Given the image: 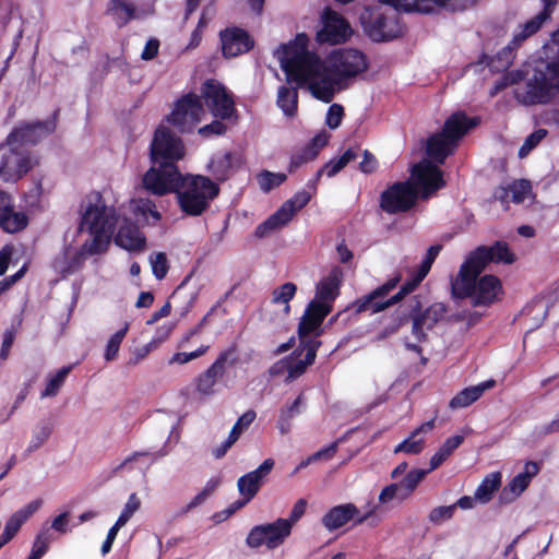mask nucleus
<instances>
[{"label": "nucleus", "instance_id": "f257e3e1", "mask_svg": "<svg viewBox=\"0 0 559 559\" xmlns=\"http://www.w3.org/2000/svg\"><path fill=\"white\" fill-rule=\"evenodd\" d=\"M309 37L298 34L294 40L281 46L276 57L287 81L307 88L317 99L330 103L337 84L367 70L364 52L354 48L334 49L325 58L308 50Z\"/></svg>", "mask_w": 559, "mask_h": 559}, {"label": "nucleus", "instance_id": "f03ea898", "mask_svg": "<svg viewBox=\"0 0 559 559\" xmlns=\"http://www.w3.org/2000/svg\"><path fill=\"white\" fill-rule=\"evenodd\" d=\"M411 179L413 185L397 182L382 192L380 206L383 211L390 214L405 212L415 204L417 192L428 198L444 186L442 171L427 159L414 165Z\"/></svg>", "mask_w": 559, "mask_h": 559}, {"label": "nucleus", "instance_id": "7ed1b4c3", "mask_svg": "<svg viewBox=\"0 0 559 559\" xmlns=\"http://www.w3.org/2000/svg\"><path fill=\"white\" fill-rule=\"evenodd\" d=\"M475 265L464 262L459 274L452 282V293L460 298H469L473 306L488 307L499 301L503 296L501 281L495 275L479 274Z\"/></svg>", "mask_w": 559, "mask_h": 559}, {"label": "nucleus", "instance_id": "20e7f679", "mask_svg": "<svg viewBox=\"0 0 559 559\" xmlns=\"http://www.w3.org/2000/svg\"><path fill=\"white\" fill-rule=\"evenodd\" d=\"M117 221L119 215L116 214L115 209L107 206L99 195L90 200L83 211L80 225L81 234H87L84 240L85 250L98 254L104 252Z\"/></svg>", "mask_w": 559, "mask_h": 559}, {"label": "nucleus", "instance_id": "39448f33", "mask_svg": "<svg viewBox=\"0 0 559 559\" xmlns=\"http://www.w3.org/2000/svg\"><path fill=\"white\" fill-rule=\"evenodd\" d=\"M41 124L21 128L13 131L7 142L0 145V178L7 182H15L27 174L36 160L27 152L24 142L32 141L29 134L41 130Z\"/></svg>", "mask_w": 559, "mask_h": 559}, {"label": "nucleus", "instance_id": "423d86ee", "mask_svg": "<svg viewBox=\"0 0 559 559\" xmlns=\"http://www.w3.org/2000/svg\"><path fill=\"white\" fill-rule=\"evenodd\" d=\"M343 281V271L333 267L316 286L314 298L307 306L300 322L299 332L321 333V324L324 318L332 311V304L340 293V285Z\"/></svg>", "mask_w": 559, "mask_h": 559}, {"label": "nucleus", "instance_id": "0eeeda50", "mask_svg": "<svg viewBox=\"0 0 559 559\" xmlns=\"http://www.w3.org/2000/svg\"><path fill=\"white\" fill-rule=\"evenodd\" d=\"M525 75V84L515 91L516 99L525 105L549 102L559 92V55L550 62H537Z\"/></svg>", "mask_w": 559, "mask_h": 559}, {"label": "nucleus", "instance_id": "6e6552de", "mask_svg": "<svg viewBox=\"0 0 559 559\" xmlns=\"http://www.w3.org/2000/svg\"><path fill=\"white\" fill-rule=\"evenodd\" d=\"M478 123L476 118H469L459 111L451 115L444 122L442 131L431 135L427 141V154L442 164L451 155L461 138Z\"/></svg>", "mask_w": 559, "mask_h": 559}, {"label": "nucleus", "instance_id": "1a4fd4ad", "mask_svg": "<svg viewBox=\"0 0 559 559\" xmlns=\"http://www.w3.org/2000/svg\"><path fill=\"white\" fill-rule=\"evenodd\" d=\"M218 192L217 183L205 176L182 175L176 195L185 213L200 215Z\"/></svg>", "mask_w": 559, "mask_h": 559}, {"label": "nucleus", "instance_id": "9d476101", "mask_svg": "<svg viewBox=\"0 0 559 559\" xmlns=\"http://www.w3.org/2000/svg\"><path fill=\"white\" fill-rule=\"evenodd\" d=\"M320 333H306L301 335L298 331L299 346L290 356L276 361L270 369L271 374L283 376L287 373V380L295 379L302 374L308 366L312 365L320 342L316 338Z\"/></svg>", "mask_w": 559, "mask_h": 559}, {"label": "nucleus", "instance_id": "9b49d317", "mask_svg": "<svg viewBox=\"0 0 559 559\" xmlns=\"http://www.w3.org/2000/svg\"><path fill=\"white\" fill-rule=\"evenodd\" d=\"M153 164L176 165L186 156V146L180 136L165 123H160L153 135L150 147Z\"/></svg>", "mask_w": 559, "mask_h": 559}, {"label": "nucleus", "instance_id": "f8f14e48", "mask_svg": "<svg viewBox=\"0 0 559 559\" xmlns=\"http://www.w3.org/2000/svg\"><path fill=\"white\" fill-rule=\"evenodd\" d=\"M205 116L200 97L195 94H186L174 103L166 121L180 132L188 133L193 131Z\"/></svg>", "mask_w": 559, "mask_h": 559}, {"label": "nucleus", "instance_id": "ddd939ff", "mask_svg": "<svg viewBox=\"0 0 559 559\" xmlns=\"http://www.w3.org/2000/svg\"><path fill=\"white\" fill-rule=\"evenodd\" d=\"M310 200L311 193L305 190L298 191L290 199L285 201L275 213L257 227L255 235L262 238L284 228L293 221L294 216L309 203Z\"/></svg>", "mask_w": 559, "mask_h": 559}, {"label": "nucleus", "instance_id": "4468645a", "mask_svg": "<svg viewBox=\"0 0 559 559\" xmlns=\"http://www.w3.org/2000/svg\"><path fill=\"white\" fill-rule=\"evenodd\" d=\"M146 170L142 177V186L150 193L158 197L177 192L182 174L176 165L158 164Z\"/></svg>", "mask_w": 559, "mask_h": 559}, {"label": "nucleus", "instance_id": "2eb2a0df", "mask_svg": "<svg viewBox=\"0 0 559 559\" xmlns=\"http://www.w3.org/2000/svg\"><path fill=\"white\" fill-rule=\"evenodd\" d=\"M401 281V275H396L390 278L382 286L376 288L370 294L357 299L354 302V308L357 312L370 311L371 313L380 312L388 307L399 302L406 295L412 293L413 290H406V283L401 287V290L392 296L389 299H384L388 294L396 287L397 283Z\"/></svg>", "mask_w": 559, "mask_h": 559}, {"label": "nucleus", "instance_id": "dca6fc26", "mask_svg": "<svg viewBox=\"0 0 559 559\" xmlns=\"http://www.w3.org/2000/svg\"><path fill=\"white\" fill-rule=\"evenodd\" d=\"M289 523L277 519L273 523L257 525L249 532L246 543L250 548L266 547L275 549L282 546L290 535Z\"/></svg>", "mask_w": 559, "mask_h": 559}, {"label": "nucleus", "instance_id": "f3484780", "mask_svg": "<svg viewBox=\"0 0 559 559\" xmlns=\"http://www.w3.org/2000/svg\"><path fill=\"white\" fill-rule=\"evenodd\" d=\"M352 33L349 23L340 13L328 8L321 13L316 40L319 44L337 45L349 39Z\"/></svg>", "mask_w": 559, "mask_h": 559}, {"label": "nucleus", "instance_id": "a211bd4d", "mask_svg": "<svg viewBox=\"0 0 559 559\" xmlns=\"http://www.w3.org/2000/svg\"><path fill=\"white\" fill-rule=\"evenodd\" d=\"M201 94L215 118L228 119L234 115V100L221 82L206 80L202 84Z\"/></svg>", "mask_w": 559, "mask_h": 559}, {"label": "nucleus", "instance_id": "6ab92c4d", "mask_svg": "<svg viewBox=\"0 0 559 559\" xmlns=\"http://www.w3.org/2000/svg\"><path fill=\"white\" fill-rule=\"evenodd\" d=\"M516 260L504 242H496L490 247H479L468 254L466 262L475 265L476 271H484L489 262L512 264Z\"/></svg>", "mask_w": 559, "mask_h": 559}, {"label": "nucleus", "instance_id": "aec40b11", "mask_svg": "<svg viewBox=\"0 0 559 559\" xmlns=\"http://www.w3.org/2000/svg\"><path fill=\"white\" fill-rule=\"evenodd\" d=\"M115 227H117L115 235L117 246L130 252H140L145 249L146 238L144 234L131 223L126 213L122 216L119 214V221H117Z\"/></svg>", "mask_w": 559, "mask_h": 559}, {"label": "nucleus", "instance_id": "412c9836", "mask_svg": "<svg viewBox=\"0 0 559 559\" xmlns=\"http://www.w3.org/2000/svg\"><path fill=\"white\" fill-rule=\"evenodd\" d=\"M274 466L272 459H266L263 463L252 472L241 476L237 481L240 496L243 498L237 508L249 502L259 491L264 478L270 474Z\"/></svg>", "mask_w": 559, "mask_h": 559}, {"label": "nucleus", "instance_id": "4be33fe9", "mask_svg": "<svg viewBox=\"0 0 559 559\" xmlns=\"http://www.w3.org/2000/svg\"><path fill=\"white\" fill-rule=\"evenodd\" d=\"M539 467L535 462H526L523 471L515 475L501 490L499 501L503 504L515 501L538 474Z\"/></svg>", "mask_w": 559, "mask_h": 559}, {"label": "nucleus", "instance_id": "5701e85b", "mask_svg": "<svg viewBox=\"0 0 559 559\" xmlns=\"http://www.w3.org/2000/svg\"><path fill=\"white\" fill-rule=\"evenodd\" d=\"M97 254L85 250V243L80 247L68 246L52 261L53 270L66 276L80 269L86 258Z\"/></svg>", "mask_w": 559, "mask_h": 559}, {"label": "nucleus", "instance_id": "b1692460", "mask_svg": "<svg viewBox=\"0 0 559 559\" xmlns=\"http://www.w3.org/2000/svg\"><path fill=\"white\" fill-rule=\"evenodd\" d=\"M222 51L226 58H234L249 51L253 41L249 34L241 28H227L221 33Z\"/></svg>", "mask_w": 559, "mask_h": 559}, {"label": "nucleus", "instance_id": "393cba45", "mask_svg": "<svg viewBox=\"0 0 559 559\" xmlns=\"http://www.w3.org/2000/svg\"><path fill=\"white\" fill-rule=\"evenodd\" d=\"M224 360L217 359L194 380V393L200 400H205L217 392L218 380L223 374Z\"/></svg>", "mask_w": 559, "mask_h": 559}, {"label": "nucleus", "instance_id": "a878e982", "mask_svg": "<svg viewBox=\"0 0 559 559\" xmlns=\"http://www.w3.org/2000/svg\"><path fill=\"white\" fill-rule=\"evenodd\" d=\"M447 313V308L442 302H435L424 312L415 316L413 319V334L417 338H423L428 330H431Z\"/></svg>", "mask_w": 559, "mask_h": 559}, {"label": "nucleus", "instance_id": "bb28decb", "mask_svg": "<svg viewBox=\"0 0 559 559\" xmlns=\"http://www.w3.org/2000/svg\"><path fill=\"white\" fill-rule=\"evenodd\" d=\"M43 499H35L15 511L7 521L2 534L3 544L10 542L21 526L43 507Z\"/></svg>", "mask_w": 559, "mask_h": 559}, {"label": "nucleus", "instance_id": "cd10ccee", "mask_svg": "<svg viewBox=\"0 0 559 559\" xmlns=\"http://www.w3.org/2000/svg\"><path fill=\"white\" fill-rule=\"evenodd\" d=\"M435 428V420H428L416 428L403 442L399 443L394 453L418 454L425 448V436Z\"/></svg>", "mask_w": 559, "mask_h": 559}, {"label": "nucleus", "instance_id": "c85d7f7f", "mask_svg": "<svg viewBox=\"0 0 559 559\" xmlns=\"http://www.w3.org/2000/svg\"><path fill=\"white\" fill-rule=\"evenodd\" d=\"M369 36L376 41L391 40L402 33L400 25L393 20L383 16H376L372 24L367 25Z\"/></svg>", "mask_w": 559, "mask_h": 559}, {"label": "nucleus", "instance_id": "c756f323", "mask_svg": "<svg viewBox=\"0 0 559 559\" xmlns=\"http://www.w3.org/2000/svg\"><path fill=\"white\" fill-rule=\"evenodd\" d=\"M358 513L357 508L352 503L336 506L324 514L322 524L326 530L334 531L356 518Z\"/></svg>", "mask_w": 559, "mask_h": 559}, {"label": "nucleus", "instance_id": "7c9ffc66", "mask_svg": "<svg viewBox=\"0 0 559 559\" xmlns=\"http://www.w3.org/2000/svg\"><path fill=\"white\" fill-rule=\"evenodd\" d=\"M495 198L502 203H508L510 200L514 203H522L532 199L531 185L526 180H518L507 187H500L495 192Z\"/></svg>", "mask_w": 559, "mask_h": 559}, {"label": "nucleus", "instance_id": "2f4dec72", "mask_svg": "<svg viewBox=\"0 0 559 559\" xmlns=\"http://www.w3.org/2000/svg\"><path fill=\"white\" fill-rule=\"evenodd\" d=\"M495 385V380H487L477 385L466 388L450 401L449 406L453 409L467 407L476 402L487 390L492 389Z\"/></svg>", "mask_w": 559, "mask_h": 559}, {"label": "nucleus", "instance_id": "473e14b6", "mask_svg": "<svg viewBox=\"0 0 559 559\" xmlns=\"http://www.w3.org/2000/svg\"><path fill=\"white\" fill-rule=\"evenodd\" d=\"M236 162L237 160L231 153L221 151L212 156L207 165V170L215 177V179L223 181L229 177L235 168Z\"/></svg>", "mask_w": 559, "mask_h": 559}, {"label": "nucleus", "instance_id": "72a5a7b5", "mask_svg": "<svg viewBox=\"0 0 559 559\" xmlns=\"http://www.w3.org/2000/svg\"><path fill=\"white\" fill-rule=\"evenodd\" d=\"M276 105L285 117L294 118L298 111V92L295 87L280 86L277 90Z\"/></svg>", "mask_w": 559, "mask_h": 559}, {"label": "nucleus", "instance_id": "f704fd0d", "mask_svg": "<svg viewBox=\"0 0 559 559\" xmlns=\"http://www.w3.org/2000/svg\"><path fill=\"white\" fill-rule=\"evenodd\" d=\"M501 479L502 475L500 472H492L486 475L475 490L476 501L480 504L488 503L492 499L495 492L500 488Z\"/></svg>", "mask_w": 559, "mask_h": 559}, {"label": "nucleus", "instance_id": "c9c22d12", "mask_svg": "<svg viewBox=\"0 0 559 559\" xmlns=\"http://www.w3.org/2000/svg\"><path fill=\"white\" fill-rule=\"evenodd\" d=\"M297 290L294 283H285L275 288L272 294V304L278 307L280 317L282 319L288 317L290 312L289 301L293 299Z\"/></svg>", "mask_w": 559, "mask_h": 559}, {"label": "nucleus", "instance_id": "e433bc0d", "mask_svg": "<svg viewBox=\"0 0 559 559\" xmlns=\"http://www.w3.org/2000/svg\"><path fill=\"white\" fill-rule=\"evenodd\" d=\"M129 212L138 222H146L148 215L156 222L162 218L154 202L150 199L132 200L129 204Z\"/></svg>", "mask_w": 559, "mask_h": 559}, {"label": "nucleus", "instance_id": "4c0bfd02", "mask_svg": "<svg viewBox=\"0 0 559 559\" xmlns=\"http://www.w3.org/2000/svg\"><path fill=\"white\" fill-rule=\"evenodd\" d=\"M463 442L462 436H453L448 438L430 459L429 471L439 467Z\"/></svg>", "mask_w": 559, "mask_h": 559}, {"label": "nucleus", "instance_id": "58836bf2", "mask_svg": "<svg viewBox=\"0 0 559 559\" xmlns=\"http://www.w3.org/2000/svg\"><path fill=\"white\" fill-rule=\"evenodd\" d=\"M28 218L24 213L14 212L13 206L0 214V226L7 233H17L26 227Z\"/></svg>", "mask_w": 559, "mask_h": 559}, {"label": "nucleus", "instance_id": "ea45409f", "mask_svg": "<svg viewBox=\"0 0 559 559\" xmlns=\"http://www.w3.org/2000/svg\"><path fill=\"white\" fill-rule=\"evenodd\" d=\"M330 140V134L326 131H320L316 134L307 147L304 150L302 155L293 159L295 166H299L306 160L313 159L319 151L324 147Z\"/></svg>", "mask_w": 559, "mask_h": 559}, {"label": "nucleus", "instance_id": "a19ab883", "mask_svg": "<svg viewBox=\"0 0 559 559\" xmlns=\"http://www.w3.org/2000/svg\"><path fill=\"white\" fill-rule=\"evenodd\" d=\"M439 253V247H430L427 251L426 258L419 265L415 275L412 276L411 280L406 282V290H414L419 283L426 277L428 272L430 271L431 264L435 261Z\"/></svg>", "mask_w": 559, "mask_h": 559}, {"label": "nucleus", "instance_id": "79ce46f5", "mask_svg": "<svg viewBox=\"0 0 559 559\" xmlns=\"http://www.w3.org/2000/svg\"><path fill=\"white\" fill-rule=\"evenodd\" d=\"M548 20L549 19H547V13H537L534 17L530 19L520 26L519 31L514 34L513 43L520 44L521 41L525 40L527 37L538 32Z\"/></svg>", "mask_w": 559, "mask_h": 559}, {"label": "nucleus", "instance_id": "37998d69", "mask_svg": "<svg viewBox=\"0 0 559 559\" xmlns=\"http://www.w3.org/2000/svg\"><path fill=\"white\" fill-rule=\"evenodd\" d=\"M108 12L116 23L121 26L132 19L134 7L126 0H111Z\"/></svg>", "mask_w": 559, "mask_h": 559}, {"label": "nucleus", "instance_id": "c03bdc74", "mask_svg": "<svg viewBox=\"0 0 559 559\" xmlns=\"http://www.w3.org/2000/svg\"><path fill=\"white\" fill-rule=\"evenodd\" d=\"M356 157V154L352 150H347L337 158L331 159L326 163L321 169L317 173V178L322 175H326L328 177H333L337 173H340L350 160Z\"/></svg>", "mask_w": 559, "mask_h": 559}, {"label": "nucleus", "instance_id": "a18cd8bd", "mask_svg": "<svg viewBox=\"0 0 559 559\" xmlns=\"http://www.w3.org/2000/svg\"><path fill=\"white\" fill-rule=\"evenodd\" d=\"M429 472V469H412L406 474L402 481L397 483L405 498H408L414 492L418 484Z\"/></svg>", "mask_w": 559, "mask_h": 559}, {"label": "nucleus", "instance_id": "49530a36", "mask_svg": "<svg viewBox=\"0 0 559 559\" xmlns=\"http://www.w3.org/2000/svg\"><path fill=\"white\" fill-rule=\"evenodd\" d=\"M70 370L71 367H63L55 374H51L47 380V384L41 393V397H50L57 395Z\"/></svg>", "mask_w": 559, "mask_h": 559}, {"label": "nucleus", "instance_id": "de8ad7c7", "mask_svg": "<svg viewBox=\"0 0 559 559\" xmlns=\"http://www.w3.org/2000/svg\"><path fill=\"white\" fill-rule=\"evenodd\" d=\"M300 397L296 399L290 405L283 408L277 423L281 435H286L290 430V419L299 413Z\"/></svg>", "mask_w": 559, "mask_h": 559}, {"label": "nucleus", "instance_id": "09e8293b", "mask_svg": "<svg viewBox=\"0 0 559 559\" xmlns=\"http://www.w3.org/2000/svg\"><path fill=\"white\" fill-rule=\"evenodd\" d=\"M255 417L257 414L252 409L243 413L231 427L228 436L237 442L240 436L247 431L251 424L254 421Z\"/></svg>", "mask_w": 559, "mask_h": 559}, {"label": "nucleus", "instance_id": "8fccbe9b", "mask_svg": "<svg viewBox=\"0 0 559 559\" xmlns=\"http://www.w3.org/2000/svg\"><path fill=\"white\" fill-rule=\"evenodd\" d=\"M128 330L129 324L124 323L123 326L109 338L105 350V359L107 361L116 359L120 344L122 343Z\"/></svg>", "mask_w": 559, "mask_h": 559}, {"label": "nucleus", "instance_id": "3c124183", "mask_svg": "<svg viewBox=\"0 0 559 559\" xmlns=\"http://www.w3.org/2000/svg\"><path fill=\"white\" fill-rule=\"evenodd\" d=\"M148 262L153 275L157 280H163L169 270V263L166 254L164 252H154L148 257Z\"/></svg>", "mask_w": 559, "mask_h": 559}, {"label": "nucleus", "instance_id": "603ef678", "mask_svg": "<svg viewBox=\"0 0 559 559\" xmlns=\"http://www.w3.org/2000/svg\"><path fill=\"white\" fill-rule=\"evenodd\" d=\"M285 180L286 175L283 173L263 171L258 176L259 186L264 192L281 186Z\"/></svg>", "mask_w": 559, "mask_h": 559}, {"label": "nucleus", "instance_id": "864d4df0", "mask_svg": "<svg viewBox=\"0 0 559 559\" xmlns=\"http://www.w3.org/2000/svg\"><path fill=\"white\" fill-rule=\"evenodd\" d=\"M209 348H210L209 345H201L195 350L190 352V353H186V352L175 353L168 359L167 364L169 366L189 364L190 361L203 356L209 350Z\"/></svg>", "mask_w": 559, "mask_h": 559}, {"label": "nucleus", "instance_id": "5fc2aeb1", "mask_svg": "<svg viewBox=\"0 0 559 559\" xmlns=\"http://www.w3.org/2000/svg\"><path fill=\"white\" fill-rule=\"evenodd\" d=\"M49 543V528L43 527L33 543L31 556H33L36 559H40L48 550Z\"/></svg>", "mask_w": 559, "mask_h": 559}, {"label": "nucleus", "instance_id": "6e6d98bb", "mask_svg": "<svg viewBox=\"0 0 559 559\" xmlns=\"http://www.w3.org/2000/svg\"><path fill=\"white\" fill-rule=\"evenodd\" d=\"M141 501L136 493H131L116 522L118 526H124L132 515L140 509Z\"/></svg>", "mask_w": 559, "mask_h": 559}, {"label": "nucleus", "instance_id": "4d7b16f0", "mask_svg": "<svg viewBox=\"0 0 559 559\" xmlns=\"http://www.w3.org/2000/svg\"><path fill=\"white\" fill-rule=\"evenodd\" d=\"M43 188L40 181H35L33 187L24 193L25 206L28 210L37 209L41 204Z\"/></svg>", "mask_w": 559, "mask_h": 559}, {"label": "nucleus", "instance_id": "13d9d810", "mask_svg": "<svg viewBox=\"0 0 559 559\" xmlns=\"http://www.w3.org/2000/svg\"><path fill=\"white\" fill-rule=\"evenodd\" d=\"M335 451H336V445L332 444L325 449H322V450L313 453L312 455L308 456L306 460L301 461L297 465L295 473L299 472L302 468H306L308 465H310L313 462L331 459L334 455Z\"/></svg>", "mask_w": 559, "mask_h": 559}, {"label": "nucleus", "instance_id": "bf43d9fd", "mask_svg": "<svg viewBox=\"0 0 559 559\" xmlns=\"http://www.w3.org/2000/svg\"><path fill=\"white\" fill-rule=\"evenodd\" d=\"M344 117V108L338 104H333L329 107L325 123L330 129H336L340 127Z\"/></svg>", "mask_w": 559, "mask_h": 559}, {"label": "nucleus", "instance_id": "052dcab7", "mask_svg": "<svg viewBox=\"0 0 559 559\" xmlns=\"http://www.w3.org/2000/svg\"><path fill=\"white\" fill-rule=\"evenodd\" d=\"M404 493L399 484H392L386 486L379 495V501L381 503H389L393 500H405Z\"/></svg>", "mask_w": 559, "mask_h": 559}, {"label": "nucleus", "instance_id": "680f3d73", "mask_svg": "<svg viewBox=\"0 0 559 559\" xmlns=\"http://www.w3.org/2000/svg\"><path fill=\"white\" fill-rule=\"evenodd\" d=\"M546 136V131L539 129L528 135L523 143V145L519 150L520 157L526 156L531 150H533L544 138Z\"/></svg>", "mask_w": 559, "mask_h": 559}, {"label": "nucleus", "instance_id": "e2e57ef3", "mask_svg": "<svg viewBox=\"0 0 559 559\" xmlns=\"http://www.w3.org/2000/svg\"><path fill=\"white\" fill-rule=\"evenodd\" d=\"M175 329V323L167 322L157 328L154 336L150 341L154 343V346L158 348L163 343H165L171 335Z\"/></svg>", "mask_w": 559, "mask_h": 559}, {"label": "nucleus", "instance_id": "0e129e2a", "mask_svg": "<svg viewBox=\"0 0 559 559\" xmlns=\"http://www.w3.org/2000/svg\"><path fill=\"white\" fill-rule=\"evenodd\" d=\"M454 512H455V506H453V504L438 507V508H435L430 512L429 518H430V521L433 523H441L443 521L451 519L453 516Z\"/></svg>", "mask_w": 559, "mask_h": 559}, {"label": "nucleus", "instance_id": "69168bd1", "mask_svg": "<svg viewBox=\"0 0 559 559\" xmlns=\"http://www.w3.org/2000/svg\"><path fill=\"white\" fill-rule=\"evenodd\" d=\"M307 508V501L304 499H299L293 507L289 518L284 519V521L289 523V531L292 532V528L297 521L305 514Z\"/></svg>", "mask_w": 559, "mask_h": 559}, {"label": "nucleus", "instance_id": "338daca9", "mask_svg": "<svg viewBox=\"0 0 559 559\" xmlns=\"http://www.w3.org/2000/svg\"><path fill=\"white\" fill-rule=\"evenodd\" d=\"M50 433H51V428L48 425L39 426L34 432V436L32 439V447L38 448L39 445H41L45 441L48 440Z\"/></svg>", "mask_w": 559, "mask_h": 559}, {"label": "nucleus", "instance_id": "774afa93", "mask_svg": "<svg viewBox=\"0 0 559 559\" xmlns=\"http://www.w3.org/2000/svg\"><path fill=\"white\" fill-rule=\"evenodd\" d=\"M226 130V127L218 120H215L209 124L199 128L198 132L202 136H209L212 134H222Z\"/></svg>", "mask_w": 559, "mask_h": 559}]
</instances>
